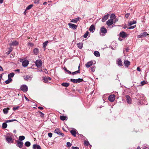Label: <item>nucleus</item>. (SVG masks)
Wrapping results in <instances>:
<instances>
[{
  "label": "nucleus",
  "mask_w": 149,
  "mask_h": 149,
  "mask_svg": "<svg viewBox=\"0 0 149 149\" xmlns=\"http://www.w3.org/2000/svg\"><path fill=\"white\" fill-rule=\"evenodd\" d=\"M147 102L145 99V97H144V95L142 94L140 95V104H147Z\"/></svg>",
  "instance_id": "f257e3e1"
},
{
  "label": "nucleus",
  "mask_w": 149,
  "mask_h": 149,
  "mask_svg": "<svg viewBox=\"0 0 149 149\" xmlns=\"http://www.w3.org/2000/svg\"><path fill=\"white\" fill-rule=\"evenodd\" d=\"M70 81L71 82L77 84L82 82L83 81V79L81 78H79L76 79H70Z\"/></svg>",
  "instance_id": "f03ea898"
},
{
  "label": "nucleus",
  "mask_w": 149,
  "mask_h": 149,
  "mask_svg": "<svg viewBox=\"0 0 149 149\" xmlns=\"http://www.w3.org/2000/svg\"><path fill=\"white\" fill-rule=\"evenodd\" d=\"M54 132L55 133L57 134L58 135H61L62 136H64V134L61 133V131L59 130V128H57L55 129L54 131Z\"/></svg>",
  "instance_id": "7ed1b4c3"
},
{
  "label": "nucleus",
  "mask_w": 149,
  "mask_h": 149,
  "mask_svg": "<svg viewBox=\"0 0 149 149\" xmlns=\"http://www.w3.org/2000/svg\"><path fill=\"white\" fill-rule=\"evenodd\" d=\"M16 145L17 146L20 148H21L22 147L23 143L22 141L17 140L16 141Z\"/></svg>",
  "instance_id": "20e7f679"
},
{
  "label": "nucleus",
  "mask_w": 149,
  "mask_h": 149,
  "mask_svg": "<svg viewBox=\"0 0 149 149\" xmlns=\"http://www.w3.org/2000/svg\"><path fill=\"white\" fill-rule=\"evenodd\" d=\"M107 32V30L104 26H102L100 28V34L102 33L105 34Z\"/></svg>",
  "instance_id": "39448f33"
},
{
  "label": "nucleus",
  "mask_w": 149,
  "mask_h": 149,
  "mask_svg": "<svg viewBox=\"0 0 149 149\" xmlns=\"http://www.w3.org/2000/svg\"><path fill=\"white\" fill-rule=\"evenodd\" d=\"M35 64L38 67H41L42 65V62L40 60H37L36 61Z\"/></svg>",
  "instance_id": "423d86ee"
},
{
  "label": "nucleus",
  "mask_w": 149,
  "mask_h": 149,
  "mask_svg": "<svg viewBox=\"0 0 149 149\" xmlns=\"http://www.w3.org/2000/svg\"><path fill=\"white\" fill-rule=\"evenodd\" d=\"M20 89L24 92H26L28 91V88L26 85H23L20 86Z\"/></svg>",
  "instance_id": "0eeeda50"
},
{
  "label": "nucleus",
  "mask_w": 149,
  "mask_h": 149,
  "mask_svg": "<svg viewBox=\"0 0 149 149\" xmlns=\"http://www.w3.org/2000/svg\"><path fill=\"white\" fill-rule=\"evenodd\" d=\"M43 81L45 83H49V82L48 81H50L51 80V78L49 77H44L42 78Z\"/></svg>",
  "instance_id": "6e6552de"
},
{
  "label": "nucleus",
  "mask_w": 149,
  "mask_h": 149,
  "mask_svg": "<svg viewBox=\"0 0 149 149\" xmlns=\"http://www.w3.org/2000/svg\"><path fill=\"white\" fill-rule=\"evenodd\" d=\"M21 62H22V65L23 67H26L28 66L29 64V61L27 60H24L23 61H20Z\"/></svg>",
  "instance_id": "1a4fd4ad"
},
{
  "label": "nucleus",
  "mask_w": 149,
  "mask_h": 149,
  "mask_svg": "<svg viewBox=\"0 0 149 149\" xmlns=\"http://www.w3.org/2000/svg\"><path fill=\"white\" fill-rule=\"evenodd\" d=\"M68 25L69 26L70 28L72 29H75L77 27V25L74 24L72 23H68Z\"/></svg>",
  "instance_id": "9d476101"
},
{
  "label": "nucleus",
  "mask_w": 149,
  "mask_h": 149,
  "mask_svg": "<svg viewBox=\"0 0 149 149\" xmlns=\"http://www.w3.org/2000/svg\"><path fill=\"white\" fill-rule=\"evenodd\" d=\"M115 96L114 95H111L109 97V100L111 102H113L115 100Z\"/></svg>",
  "instance_id": "9b49d317"
},
{
  "label": "nucleus",
  "mask_w": 149,
  "mask_h": 149,
  "mask_svg": "<svg viewBox=\"0 0 149 149\" xmlns=\"http://www.w3.org/2000/svg\"><path fill=\"white\" fill-rule=\"evenodd\" d=\"M113 23V21L112 19H109L106 22V24L109 26L112 24Z\"/></svg>",
  "instance_id": "f8f14e48"
},
{
  "label": "nucleus",
  "mask_w": 149,
  "mask_h": 149,
  "mask_svg": "<svg viewBox=\"0 0 149 149\" xmlns=\"http://www.w3.org/2000/svg\"><path fill=\"white\" fill-rule=\"evenodd\" d=\"M126 97V100L127 101V102L129 104H130L131 103L132 100L130 97L128 95H126L125 96Z\"/></svg>",
  "instance_id": "ddd939ff"
},
{
  "label": "nucleus",
  "mask_w": 149,
  "mask_h": 149,
  "mask_svg": "<svg viewBox=\"0 0 149 149\" xmlns=\"http://www.w3.org/2000/svg\"><path fill=\"white\" fill-rule=\"evenodd\" d=\"M120 37L124 38H125L127 36V34L124 31H122L120 32Z\"/></svg>",
  "instance_id": "4468645a"
},
{
  "label": "nucleus",
  "mask_w": 149,
  "mask_h": 149,
  "mask_svg": "<svg viewBox=\"0 0 149 149\" xmlns=\"http://www.w3.org/2000/svg\"><path fill=\"white\" fill-rule=\"evenodd\" d=\"M19 44V43L16 41L15 40L13 41L12 43H10L9 44L10 46H16Z\"/></svg>",
  "instance_id": "2eb2a0df"
},
{
  "label": "nucleus",
  "mask_w": 149,
  "mask_h": 149,
  "mask_svg": "<svg viewBox=\"0 0 149 149\" xmlns=\"http://www.w3.org/2000/svg\"><path fill=\"white\" fill-rule=\"evenodd\" d=\"M130 64V62L128 60H125L124 63V65L127 68Z\"/></svg>",
  "instance_id": "dca6fc26"
},
{
  "label": "nucleus",
  "mask_w": 149,
  "mask_h": 149,
  "mask_svg": "<svg viewBox=\"0 0 149 149\" xmlns=\"http://www.w3.org/2000/svg\"><path fill=\"white\" fill-rule=\"evenodd\" d=\"M109 16V14H107V15H104L102 18V21L103 22H105L108 19Z\"/></svg>",
  "instance_id": "f3484780"
},
{
  "label": "nucleus",
  "mask_w": 149,
  "mask_h": 149,
  "mask_svg": "<svg viewBox=\"0 0 149 149\" xmlns=\"http://www.w3.org/2000/svg\"><path fill=\"white\" fill-rule=\"evenodd\" d=\"M93 63V62L92 61H89L86 64L85 66L87 68H89L90 66L92 65Z\"/></svg>",
  "instance_id": "a211bd4d"
},
{
  "label": "nucleus",
  "mask_w": 149,
  "mask_h": 149,
  "mask_svg": "<svg viewBox=\"0 0 149 149\" xmlns=\"http://www.w3.org/2000/svg\"><path fill=\"white\" fill-rule=\"evenodd\" d=\"M76 131V130L75 129H74V130H72L70 131V132L71 134L74 137L76 136V135L77 134Z\"/></svg>",
  "instance_id": "6ab92c4d"
},
{
  "label": "nucleus",
  "mask_w": 149,
  "mask_h": 149,
  "mask_svg": "<svg viewBox=\"0 0 149 149\" xmlns=\"http://www.w3.org/2000/svg\"><path fill=\"white\" fill-rule=\"evenodd\" d=\"M95 29V26L93 25H92L89 28V30L91 32H93Z\"/></svg>",
  "instance_id": "aec40b11"
},
{
  "label": "nucleus",
  "mask_w": 149,
  "mask_h": 149,
  "mask_svg": "<svg viewBox=\"0 0 149 149\" xmlns=\"http://www.w3.org/2000/svg\"><path fill=\"white\" fill-rule=\"evenodd\" d=\"M33 149H41L40 146L37 144L33 145Z\"/></svg>",
  "instance_id": "412c9836"
},
{
  "label": "nucleus",
  "mask_w": 149,
  "mask_h": 149,
  "mask_svg": "<svg viewBox=\"0 0 149 149\" xmlns=\"http://www.w3.org/2000/svg\"><path fill=\"white\" fill-rule=\"evenodd\" d=\"M49 42L48 41H46L45 42L43 43L42 45H43V48L44 49V50L45 51L46 49V47L48 43Z\"/></svg>",
  "instance_id": "4be33fe9"
},
{
  "label": "nucleus",
  "mask_w": 149,
  "mask_h": 149,
  "mask_svg": "<svg viewBox=\"0 0 149 149\" xmlns=\"http://www.w3.org/2000/svg\"><path fill=\"white\" fill-rule=\"evenodd\" d=\"M6 141L8 143H9L10 142H11V143L13 142L12 141H11L12 139V138L11 137H9L8 136H7L6 137Z\"/></svg>",
  "instance_id": "5701e85b"
},
{
  "label": "nucleus",
  "mask_w": 149,
  "mask_h": 149,
  "mask_svg": "<svg viewBox=\"0 0 149 149\" xmlns=\"http://www.w3.org/2000/svg\"><path fill=\"white\" fill-rule=\"evenodd\" d=\"M80 17H78L74 19H72L71 21V22L73 23H77Z\"/></svg>",
  "instance_id": "b1692460"
},
{
  "label": "nucleus",
  "mask_w": 149,
  "mask_h": 149,
  "mask_svg": "<svg viewBox=\"0 0 149 149\" xmlns=\"http://www.w3.org/2000/svg\"><path fill=\"white\" fill-rule=\"evenodd\" d=\"M117 64H118V65L120 67H122L123 66V64L122 62V61L121 59H118L117 61Z\"/></svg>",
  "instance_id": "393cba45"
},
{
  "label": "nucleus",
  "mask_w": 149,
  "mask_h": 149,
  "mask_svg": "<svg viewBox=\"0 0 149 149\" xmlns=\"http://www.w3.org/2000/svg\"><path fill=\"white\" fill-rule=\"evenodd\" d=\"M33 52L35 55H37L38 53L39 50L38 48H35L33 49Z\"/></svg>",
  "instance_id": "a878e982"
},
{
  "label": "nucleus",
  "mask_w": 149,
  "mask_h": 149,
  "mask_svg": "<svg viewBox=\"0 0 149 149\" xmlns=\"http://www.w3.org/2000/svg\"><path fill=\"white\" fill-rule=\"evenodd\" d=\"M149 35L146 32H144L142 33L140 35V38L142 37H145L147 35Z\"/></svg>",
  "instance_id": "bb28decb"
},
{
  "label": "nucleus",
  "mask_w": 149,
  "mask_h": 149,
  "mask_svg": "<svg viewBox=\"0 0 149 149\" xmlns=\"http://www.w3.org/2000/svg\"><path fill=\"white\" fill-rule=\"evenodd\" d=\"M25 80L28 81L29 79L31 80V77L29 75H26L23 76Z\"/></svg>",
  "instance_id": "cd10ccee"
},
{
  "label": "nucleus",
  "mask_w": 149,
  "mask_h": 149,
  "mask_svg": "<svg viewBox=\"0 0 149 149\" xmlns=\"http://www.w3.org/2000/svg\"><path fill=\"white\" fill-rule=\"evenodd\" d=\"M9 109V108L8 107L4 108L3 110V113L5 114H7Z\"/></svg>",
  "instance_id": "c85d7f7f"
},
{
  "label": "nucleus",
  "mask_w": 149,
  "mask_h": 149,
  "mask_svg": "<svg viewBox=\"0 0 149 149\" xmlns=\"http://www.w3.org/2000/svg\"><path fill=\"white\" fill-rule=\"evenodd\" d=\"M70 84L68 83L65 82L61 84V85L62 86L65 87H68L69 85Z\"/></svg>",
  "instance_id": "c756f323"
},
{
  "label": "nucleus",
  "mask_w": 149,
  "mask_h": 149,
  "mask_svg": "<svg viewBox=\"0 0 149 149\" xmlns=\"http://www.w3.org/2000/svg\"><path fill=\"white\" fill-rule=\"evenodd\" d=\"M25 137L24 136H20L19 137V140H18V141H22L23 140H24L25 139Z\"/></svg>",
  "instance_id": "7c9ffc66"
},
{
  "label": "nucleus",
  "mask_w": 149,
  "mask_h": 149,
  "mask_svg": "<svg viewBox=\"0 0 149 149\" xmlns=\"http://www.w3.org/2000/svg\"><path fill=\"white\" fill-rule=\"evenodd\" d=\"M94 54L97 57H98L100 56V53L98 51H95L94 53Z\"/></svg>",
  "instance_id": "2f4dec72"
},
{
  "label": "nucleus",
  "mask_w": 149,
  "mask_h": 149,
  "mask_svg": "<svg viewBox=\"0 0 149 149\" xmlns=\"http://www.w3.org/2000/svg\"><path fill=\"white\" fill-rule=\"evenodd\" d=\"M77 47L80 49H81L83 47V44L82 43H79L77 44Z\"/></svg>",
  "instance_id": "473e14b6"
},
{
  "label": "nucleus",
  "mask_w": 149,
  "mask_h": 149,
  "mask_svg": "<svg viewBox=\"0 0 149 149\" xmlns=\"http://www.w3.org/2000/svg\"><path fill=\"white\" fill-rule=\"evenodd\" d=\"M136 23V22L135 21L133 20L132 21H131L130 22L128 23V25L129 26H131L132 25H133L134 24H135Z\"/></svg>",
  "instance_id": "72a5a7b5"
},
{
  "label": "nucleus",
  "mask_w": 149,
  "mask_h": 149,
  "mask_svg": "<svg viewBox=\"0 0 149 149\" xmlns=\"http://www.w3.org/2000/svg\"><path fill=\"white\" fill-rule=\"evenodd\" d=\"M110 19H112L113 20L116 18V16L114 14H111L110 16Z\"/></svg>",
  "instance_id": "f704fd0d"
},
{
  "label": "nucleus",
  "mask_w": 149,
  "mask_h": 149,
  "mask_svg": "<svg viewBox=\"0 0 149 149\" xmlns=\"http://www.w3.org/2000/svg\"><path fill=\"white\" fill-rule=\"evenodd\" d=\"M63 69L65 71L67 72L68 74H70L72 73L69 70H68L66 67H64L63 68Z\"/></svg>",
  "instance_id": "c9c22d12"
},
{
  "label": "nucleus",
  "mask_w": 149,
  "mask_h": 149,
  "mask_svg": "<svg viewBox=\"0 0 149 149\" xmlns=\"http://www.w3.org/2000/svg\"><path fill=\"white\" fill-rule=\"evenodd\" d=\"M12 81V79L11 78H8V79L7 80L5 81V82L6 84H8L10 83Z\"/></svg>",
  "instance_id": "e433bc0d"
},
{
  "label": "nucleus",
  "mask_w": 149,
  "mask_h": 149,
  "mask_svg": "<svg viewBox=\"0 0 149 149\" xmlns=\"http://www.w3.org/2000/svg\"><path fill=\"white\" fill-rule=\"evenodd\" d=\"M14 75V73L13 72H12L9 74H8V78H10L11 77H13Z\"/></svg>",
  "instance_id": "4c0bfd02"
},
{
  "label": "nucleus",
  "mask_w": 149,
  "mask_h": 149,
  "mask_svg": "<svg viewBox=\"0 0 149 149\" xmlns=\"http://www.w3.org/2000/svg\"><path fill=\"white\" fill-rule=\"evenodd\" d=\"M25 145L26 147H29L31 145V143L29 141H26L25 143Z\"/></svg>",
  "instance_id": "58836bf2"
},
{
  "label": "nucleus",
  "mask_w": 149,
  "mask_h": 149,
  "mask_svg": "<svg viewBox=\"0 0 149 149\" xmlns=\"http://www.w3.org/2000/svg\"><path fill=\"white\" fill-rule=\"evenodd\" d=\"M66 117L64 116H60V119L62 120H64L66 119Z\"/></svg>",
  "instance_id": "ea45409f"
},
{
  "label": "nucleus",
  "mask_w": 149,
  "mask_h": 149,
  "mask_svg": "<svg viewBox=\"0 0 149 149\" xmlns=\"http://www.w3.org/2000/svg\"><path fill=\"white\" fill-rule=\"evenodd\" d=\"M7 125L6 123V122L2 124V127L3 128L5 129L7 127Z\"/></svg>",
  "instance_id": "a19ab883"
},
{
  "label": "nucleus",
  "mask_w": 149,
  "mask_h": 149,
  "mask_svg": "<svg viewBox=\"0 0 149 149\" xmlns=\"http://www.w3.org/2000/svg\"><path fill=\"white\" fill-rule=\"evenodd\" d=\"M89 33V32L88 31H86V33H85L84 35L83 36V37L84 38H86L88 36V34Z\"/></svg>",
  "instance_id": "79ce46f5"
},
{
  "label": "nucleus",
  "mask_w": 149,
  "mask_h": 149,
  "mask_svg": "<svg viewBox=\"0 0 149 149\" xmlns=\"http://www.w3.org/2000/svg\"><path fill=\"white\" fill-rule=\"evenodd\" d=\"M33 4H31L28 6L26 8V10H28L31 9L33 6Z\"/></svg>",
  "instance_id": "37998d69"
},
{
  "label": "nucleus",
  "mask_w": 149,
  "mask_h": 149,
  "mask_svg": "<svg viewBox=\"0 0 149 149\" xmlns=\"http://www.w3.org/2000/svg\"><path fill=\"white\" fill-rule=\"evenodd\" d=\"M84 144L86 146H88L89 145V143L88 141H84Z\"/></svg>",
  "instance_id": "c03bdc74"
},
{
  "label": "nucleus",
  "mask_w": 149,
  "mask_h": 149,
  "mask_svg": "<svg viewBox=\"0 0 149 149\" xmlns=\"http://www.w3.org/2000/svg\"><path fill=\"white\" fill-rule=\"evenodd\" d=\"M95 66H92L91 67V71L93 72H94L95 71Z\"/></svg>",
  "instance_id": "a18cd8bd"
},
{
  "label": "nucleus",
  "mask_w": 149,
  "mask_h": 149,
  "mask_svg": "<svg viewBox=\"0 0 149 149\" xmlns=\"http://www.w3.org/2000/svg\"><path fill=\"white\" fill-rule=\"evenodd\" d=\"M146 84V81H141L140 83V84L142 86H143L144 85Z\"/></svg>",
  "instance_id": "49530a36"
},
{
  "label": "nucleus",
  "mask_w": 149,
  "mask_h": 149,
  "mask_svg": "<svg viewBox=\"0 0 149 149\" xmlns=\"http://www.w3.org/2000/svg\"><path fill=\"white\" fill-rule=\"evenodd\" d=\"M17 121V120L16 119H12V120H6V123H9V122H12L13 121Z\"/></svg>",
  "instance_id": "de8ad7c7"
},
{
  "label": "nucleus",
  "mask_w": 149,
  "mask_h": 149,
  "mask_svg": "<svg viewBox=\"0 0 149 149\" xmlns=\"http://www.w3.org/2000/svg\"><path fill=\"white\" fill-rule=\"evenodd\" d=\"M80 72H79V70L76 71L72 72V75H74L76 74L79 73Z\"/></svg>",
  "instance_id": "09e8293b"
},
{
  "label": "nucleus",
  "mask_w": 149,
  "mask_h": 149,
  "mask_svg": "<svg viewBox=\"0 0 149 149\" xmlns=\"http://www.w3.org/2000/svg\"><path fill=\"white\" fill-rule=\"evenodd\" d=\"M39 113H40V116L41 117H42L44 116V114L42 112L40 111H39Z\"/></svg>",
  "instance_id": "8fccbe9b"
},
{
  "label": "nucleus",
  "mask_w": 149,
  "mask_h": 149,
  "mask_svg": "<svg viewBox=\"0 0 149 149\" xmlns=\"http://www.w3.org/2000/svg\"><path fill=\"white\" fill-rule=\"evenodd\" d=\"M135 26H136L135 25H134V26H132L131 25V26H130V27L127 28V29H133L134 28Z\"/></svg>",
  "instance_id": "3c124183"
},
{
  "label": "nucleus",
  "mask_w": 149,
  "mask_h": 149,
  "mask_svg": "<svg viewBox=\"0 0 149 149\" xmlns=\"http://www.w3.org/2000/svg\"><path fill=\"white\" fill-rule=\"evenodd\" d=\"M19 108V107H16L13 108V111H15L17 110Z\"/></svg>",
  "instance_id": "603ef678"
},
{
  "label": "nucleus",
  "mask_w": 149,
  "mask_h": 149,
  "mask_svg": "<svg viewBox=\"0 0 149 149\" xmlns=\"http://www.w3.org/2000/svg\"><path fill=\"white\" fill-rule=\"evenodd\" d=\"M67 146L68 147H70L72 146V144L69 142L67 143Z\"/></svg>",
  "instance_id": "864d4df0"
},
{
  "label": "nucleus",
  "mask_w": 149,
  "mask_h": 149,
  "mask_svg": "<svg viewBox=\"0 0 149 149\" xmlns=\"http://www.w3.org/2000/svg\"><path fill=\"white\" fill-rule=\"evenodd\" d=\"M130 14L129 13H127L125 15V16L127 18L130 16Z\"/></svg>",
  "instance_id": "5fc2aeb1"
},
{
  "label": "nucleus",
  "mask_w": 149,
  "mask_h": 149,
  "mask_svg": "<svg viewBox=\"0 0 149 149\" xmlns=\"http://www.w3.org/2000/svg\"><path fill=\"white\" fill-rule=\"evenodd\" d=\"M48 136L49 137L51 138L52 137V133L50 132L49 133H48Z\"/></svg>",
  "instance_id": "6e6d98bb"
},
{
  "label": "nucleus",
  "mask_w": 149,
  "mask_h": 149,
  "mask_svg": "<svg viewBox=\"0 0 149 149\" xmlns=\"http://www.w3.org/2000/svg\"><path fill=\"white\" fill-rule=\"evenodd\" d=\"M72 149H79L78 147L72 146Z\"/></svg>",
  "instance_id": "4d7b16f0"
},
{
  "label": "nucleus",
  "mask_w": 149,
  "mask_h": 149,
  "mask_svg": "<svg viewBox=\"0 0 149 149\" xmlns=\"http://www.w3.org/2000/svg\"><path fill=\"white\" fill-rule=\"evenodd\" d=\"M39 0H34V3H38Z\"/></svg>",
  "instance_id": "13d9d810"
},
{
  "label": "nucleus",
  "mask_w": 149,
  "mask_h": 149,
  "mask_svg": "<svg viewBox=\"0 0 149 149\" xmlns=\"http://www.w3.org/2000/svg\"><path fill=\"white\" fill-rule=\"evenodd\" d=\"M12 50H10L9 51L6 52V54L8 55L10 53L12 52Z\"/></svg>",
  "instance_id": "bf43d9fd"
},
{
  "label": "nucleus",
  "mask_w": 149,
  "mask_h": 149,
  "mask_svg": "<svg viewBox=\"0 0 149 149\" xmlns=\"http://www.w3.org/2000/svg\"><path fill=\"white\" fill-rule=\"evenodd\" d=\"M115 19L114 21V23H116V22L118 21V18H116Z\"/></svg>",
  "instance_id": "052dcab7"
},
{
  "label": "nucleus",
  "mask_w": 149,
  "mask_h": 149,
  "mask_svg": "<svg viewBox=\"0 0 149 149\" xmlns=\"http://www.w3.org/2000/svg\"><path fill=\"white\" fill-rule=\"evenodd\" d=\"M15 71L17 72H18L19 73L20 70H19V69H16V70H15Z\"/></svg>",
  "instance_id": "680f3d73"
},
{
  "label": "nucleus",
  "mask_w": 149,
  "mask_h": 149,
  "mask_svg": "<svg viewBox=\"0 0 149 149\" xmlns=\"http://www.w3.org/2000/svg\"><path fill=\"white\" fill-rule=\"evenodd\" d=\"M38 109H40L42 110L43 109V108L42 107H38Z\"/></svg>",
  "instance_id": "e2e57ef3"
},
{
  "label": "nucleus",
  "mask_w": 149,
  "mask_h": 149,
  "mask_svg": "<svg viewBox=\"0 0 149 149\" xmlns=\"http://www.w3.org/2000/svg\"><path fill=\"white\" fill-rule=\"evenodd\" d=\"M3 69L2 68V67L0 66V71H3Z\"/></svg>",
  "instance_id": "0e129e2a"
},
{
  "label": "nucleus",
  "mask_w": 149,
  "mask_h": 149,
  "mask_svg": "<svg viewBox=\"0 0 149 149\" xmlns=\"http://www.w3.org/2000/svg\"><path fill=\"white\" fill-rule=\"evenodd\" d=\"M137 70L138 71H140V67H138L137 68Z\"/></svg>",
  "instance_id": "69168bd1"
},
{
  "label": "nucleus",
  "mask_w": 149,
  "mask_h": 149,
  "mask_svg": "<svg viewBox=\"0 0 149 149\" xmlns=\"http://www.w3.org/2000/svg\"><path fill=\"white\" fill-rule=\"evenodd\" d=\"M2 77V74H0V81L1 80Z\"/></svg>",
  "instance_id": "338daca9"
},
{
  "label": "nucleus",
  "mask_w": 149,
  "mask_h": 149,
  "mask_svg": "<svg viewBox=\"0 0 149 149\" xmlns=\"http://www.w3.org/2000/svg\"><path fill=\"white\" fill-rule=\"evenodd\" d=\"M25 99H26V100H27V101H29V99H28V98H27L26 97H25Z\"/></svg>",
  "instance_id": "774afa93"
}]
</instances>
